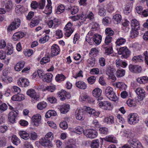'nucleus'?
Returning <instances> with one entry per match:
<instances>
[{
  "mask_svg": "<svg viewBox=\"0 0 148 148\" xmlns=\"http://www.w3.org/2000/svg\"><path fill=\"white\" fill-rule=\"evenodd\" d=\"M52 8L51 5H47L44 11H43V12L47 14H50L51 12Z\"/></svg>",
  "mask_w": 148,
  "mask_h": 148,
  "instance_id": "obj_44",
  "label": "nucleus"
},
{
  "mask_svg": "<svg viewBox=\"0 0 148 148\" xmlns=\"http://www.w3.org/2000/svg\"><path fill=\"white\" fill-rule=\"evenodd\" d=\"M84 16L83 14L77 15L76 16H71V19L73 21L78 20L79 19H82L83 17Z\"/></svg>",
  "mask_w": 148,
  "mask_h": 148,
  "instance_id": "obj_63",
  "label": "nucleus"
},
{
  "mask_svg": "<svg viewBox=\"0 0 148 148\" xmlns=\"http://www.w3.org/2000/svg\"><path fill=\"white\" fill-rule=\"evenodd\" d=\"M131 26L132 27V29L135 31L134 34V37H136L138 35V32L136 30L140 28V25L139 22L136 19H133L132 20L131 22Z\"/></svg>",
  "mask_w": 148,
  "mask_h": 148,
  "instance_id": "obj_10",
  "label": "nucleus"
},
{
  "mask_svg": "<svg viewBox=\"0 0 148 148\" xmlns=\"http://www.w3.org/2000/svg\"><path fill=\"white\" fill-rule=\"evenodd\" d=\"M21 21L19 19H15L14 21L9 25L7 28L8 31L10 32L15 30L19 27Z\"/></svg>",
  "mask_w": 148,
  "mask_h": 148,
  "instance_id": "obj_4",
  "label": "nucleus"
},
{
  "mask_svg": "<svg viewBox=\"0 0 148 148\" xmlns=\"http://www.w3.org/2000/svg\"><path fill=\"white\" fill-rule=\"evenodd\" d=\"M41 119V116L39 114H36L33 116L32 117V120L33 122L34 125L36 126H38L40 121Z\"/></svg>",
  "mask_w": 148,
  "mask_h": 148,
  "instance_id": "obj_17",
  "label": "nucleus"
},
{
  "mask_svg": "<svg viewBox=\"0 0 148 148\" xmlns=\"http://www.w3.org/2000/svg\"><path fill=\"white\" fill-rule=\"evenodd\" d=\"M137 82L141 84H145L148 83V77L147 76H143L138 77L137 79Z\"/></svg>",
  "mask_w": 148,
  "mask_h": 148,
  "instance_id": "obj_27",
  "label": "nucleus"
},
{
  "mask_svg": "<svg viewBox=\"0 0 148 148\" xmlns=\"http://www.w3.org/2000/svg\"><path fill=\"white\" fill-rule=\"evenodd\" d=\"M116 86L117 87L121 88L122 90H125L127 87V85L125 84L120 82H119L116 84Z\"/></svg>",
  "mask_w": 148,
  "mask_h": 148,
  "instance_id": "obj_60",
  "label": "nucleus"
},
{
  "mask_svg": "<svg viewBox=\"0 0 148 148\" xmlns=\"http://www.w3.org/2000/svg\"><path fill=\"white\" fill-rule=\"evenodd\" d=\"M114 91L113 88L110 86H108L106 88L105 91V93L106 96L108 95H110Z\"/></svg>",
  "mask_w": 148,
  "mask_h": 148,
  "instance_id": "obj_59",
  "label": "nucleus"
},
{
  "mask_svg": "<svg viewBox=\"0 0 148 148\" xmlns=\"http://www.w3.org/2000/svg\"><path fill=\"white\" fill-rule=\"evenodd\" d=\"M45 74L44 72L41 70H38L37 71L35 72L33 74L34 77H36L38 75L40 78L43 79Z\"/></svg>",
  "mask_w": 148,
  "mask_h": 148,
  "instance_id": "obj_28",
  "label": "nucleus"
},
{
  "mask_svg": "<svg viewBox=\"0 0 148 148\" xmlns=\"http://www.w3.org/2000/svg\"><path fill=\"white\" fill-rule=\"evenodd\" d=\"M99 142L98 139L93 140L90 144L91 148H98L99 146Z\"/></svg>",
  "mask_w": 148,
  "mask_h": 148,
  "instance_id": "obj_32",
  "label": "nucleus"
},
{
  "mask_svg": "<svg viewBox=\"0 0 148 148\" xmlns=\"http://www.w3.org/2000/svg\"><path fill=\"white\" fill-rule=\"evenodd\" d=\"M126 42V40L125 39L121 37L117 40L115 43L116 45L120 46L124 44Z\"/></svg>",
  "mask_w": 148,
  "mask_h": 148,
  "instance_id": "obj_41",
  "label": "nucleus"
},
{
  "mask_svg": "<svg viewBox=\"0 0 148 148\" xmlns=\"http://www.w3.org/2000/svg\"><path fill=\"white\" fill-rule=\"evenodd\" d=\"M84 130V129L80 126L76 127L73 129L74 132L79 134L83 133Z\"/></svg>",
  "mask_w": 148,
  "mask_h": 148,
  "instance_id": "obj_40",
  "label": "nucleus"
},
{
  "mask_svg": "<svg viewBox=\"0 0 148 148\" xmlns=\"http://www.w3.org/2000/svg\"><path fill=\"white\" fill-rule=\"evenodd\" d=\"M25 63L22 61L18 63L14 67L15 70L17 71H20L24 67Z\"/></svg>",
  "mask_w": 148,
  "mask_h": 148,
  "instance_id": "obj_25",
  "label": "nucleus"
},
{
  "mask_svg": "<svg viewBox=\"0 0 148 148\" xmlns=\"http://www.w3.org/2000/svg\"><path fill=\"white\" fill-rule=\"evenodd\" d=\"M88 83L90 84H92L94 83L96 80V77L94 76H91L87 79Z\"/></svg>",
  "mask_w": 148,
  "mask_h": 148,
  "instance_id": "obj_53",
  "label": "nucleus"
},
{
  "mask_svg": "<svg viewBox=\"0 0 148 148\" xmlns=\"http://www.w3.org/2000/svg\"><path fill=\"white\" fill-rule=\"evenodd\" d=\"M105 33L107 36H110L114 34V32L110 28H107L105 30Z\"/></svg>",
  "mask_w": 148,
  "mask_h": 148,
  "instance_id": "obj_51",
  "label": "nucleus"
},
{
  "mask_svg": "<svg viewBox=\"0 0 148 148\" xmlns=\"http://www.w3.org/2000/svg\"><path fill=\"white\" fill-rule=\"evenodd\" d=\"M72 24L70 22H69L66 25L64 30L65 32V35L67 37H69L74 32V29L72 27Z\"/></svg>",
  "mask_w": 148,
  "mask_h": 148,
  "instance_id": "obj_7",
  "label": "nucleus"
},
{
  "mask_svg": "<svg viewBox=\"0 0 148 148\" xmlns=\"http://www.w3.org/2000/svg\"><path fill=\"white\" fill-rule=\"evenodd\" d=\"M129 123L130 125H134L138 123L139 117L136 113L130 114L128 116Z\"/></svg>",
  "mask_w": 148,
  "mask_h": 148,
  "instance_id": "obj_5",
  "label": "nucleus"
},
{
  "mask_svg": "<svg viewBox=\"0 0 148 148\" xmlns=\"http://www.w3.org/2000/svg\"><path fill=\"white\" fill-rule=\"evenodd\" d=\"M56 114V113L55 111L53 110H49L46 113L45 117L47 118H49L52 116H55Z\"/></svg>",
  "mask_w": 148,
  "mask_h": 148,
  "instance_id": "obj_43",
  "label": "nucleus"
},
{
  "mask_svg": "<svg viewBox=\"0 0 148 148\" xmlns=\"http://www.w3.org/2000/svg\"><path fill=\"white\" fill-rule=\"evenodd\" d=\"M136 94L141 98L145 97V91L144 89L138 87L136 88L135 90Z\"/></svg>",
  "mask_w": 148,
  "mask_h": 148,
  "instance_id": "obj_26",
  "label": "nucleus"
},
{
  "mask_svg": "<svg viewBox=\"0 0 148 148\" xmlns=\"http://www.w3.org/2000/svg\"><path fill=\"white\" fill-rule=\"evenodd\" d=\"M24 36L23 32H18L15 33L13 36L12 38L15 41L18 40L22 38Z\"/></svg>",
  "mask_w": 148,
  "mask_h": 148,
  "instance_id": "obj_21",
  "label": "nucleus"
},
{
  "mask_svg": "<svg viewBox=\"0 0 148 148\" xmlns=\"http://www.w3.org/2000/svg\"><path fill=\"white\" fill-rule=\"evenodd\" d=\"M102 91L99 88H96L94 89L92 91L93 95L96 97L99 98L98 100H101L103 98L100 97Z\"/></svg>",
  "mask_w": 148,
  "mask_h": 148,
  "instance_id": "obj_16",
  "label": "nucleus"
},
{
  "mask_svg": "<svg viewBox=\"0 0 148 148\" xmlns=\"http://www.w3.org/2000/svg\"><path fill=\"white\" fill-rule=\"evenodd\" d=\"M69 10H70L71 13L72 14H74L77 12L78 11V8L77 7H70L68 8Z\"/></svg>",
  "mask_w": 148,
  "mask_h": 148,
  "instance_id": "obj_57",
  "label": "nucleus"
},
{
  "mask_svg": "<svg viewBox=\"0 0 148 148\" xmlns=\"http://www.w3.org/2000/svg\"><path fill=\"white\" fill-rule=\"evenodd\" d=\"M51 50L52 54L53 56H56L59 54L60 49L57 45L54 44L51 46Z\"/></svg>",
  "mask_w": 148,
  "mask_h": 148,
  "instance_id": "obj_19",
  "label": "nucleus"
},
{
  "mask_svg": "<svg viewBox=\"0 0 148 148\" xmlns=\"http://www.w3.org/2000/svg\"><path fill=\"white\" fill-rule=\"evenodd\" d=\"M85 111L83 109H77L75 112V116L77 120L82 121L85 117Z\"/></svg>",
  "mask_w": 148,
  "mask_h": 148,
  "instance_id": "obj_9",
  "label": "nucleus"
},
{
  "mask_svg": "<svg viewBox=\"0 0 148 148\" xmlns=\"http://www.w3.org/2000/svg\"><path fill=\"white\" fill-rule=\"evenodd\" d=\"M45 0H40L38 2V9L42 10L44 9L45 5Z\"/></svg>",
  "mask_w": 148,
  "mask_h": 148,
  "instance_id": "obj_38",
  "label": "nucleus"
},
{
  "mask_svg": "<svg viewBox=\"0 0 148 148\" xmlns=\"http://www.w3.org/2000/svg\"><path fill=\"white\" fill-rule=\"evenodd\" d=\"M99 51L98 50L95 48H92L91 49L90 52L89 54L90 56H93L94 57L97 56Z\"/></svg>",
  "mask_w": 148,
  "mask_h": 148,
  "instance_id": "obj_52",
  "label": "nucleus"
},
{
  "mask_svg": "<svg viewBox=\"0 0 148 148\" xmlns=\"http://www.w3.org/2000/svg\"><path fill=\"white\" fill-rule=\"evenodd\" d=\"M18 114L17 112L14 110L11 111L10 113L9 118L11 122L14 123V122L15 118Z\"/></svg>",
  "mask_w": 148,
  "mask_h": 148,
  "instance_id": "obj_20",
  "label": "nucleus"
},
{
  "mask_svg": "<svg viewBox=\"0 0 148 148\" xmlns=\"http://www.w3.org/2000/svg\"><path fill=\"white\" fill-rule=\"evenodd\" d=\"M66 78V77L62 74L57 75L56 77V80L58 82H60L64 81Z\"/></svg>",
  "mask_w": 148,
  "mask_h": 148,
  "instance_id": "obj_39",
  "label": "nucleus"
},
{
  "mask_svg": "<svg viewBox=\"0 0 148 148\" xmlns=\"http://www.w3.org/2000/svg\"><path fill=\"white\" fill-rule=\"evenodd\" d=\"M39 23L38 19H35L33 18L32 20L29 24V26L31 27H33L38 25Z\"/></svg>",
  "mask_w": 148,
  "mask_h": 148,
  "instance_id": "obj_46",
  "label": "nucleus"
},
{
  "mask_svg": "<svg viewBox=\"0 0 148 148\" xmlns=\"http://www.w3.org/2000/svg\"><path fill=\"white\" fill-rule=\"evenodd\" d=\"M58 96L60 99L62 101H64L66 97L69 99L71 97V95L69 93L67 92L65 90H62L58 93Z\"/></svg>",
  "mask_w": 148,
  "mask_h": 148,
  "instance_id": "obj_12",
  "label": "nucleus"
},
{
  "mask_svg": "<svg viewBox=\"0 0 148 148\" xmlns=\"http://www.w3.org/2000/svg\"><path fill=\"white\" fill-rule=\"evenodd\" d=\"M13 5L11 1H8L5 4V8L6 11L10 12L12 10Z\"/></svg>",
  "mask_w": 148,
  "mask_h": 148,
  "instance_id": "obj_31",
  "label": "nucleus"
},
{
  "mask_svg": "<svg viewBox=\"0 0 148 148\" xmlns=\"http://www.w3.org/2000/svg\"><path fill=\"white\" fill-rule=\"evenodd\" d=\"M83 134L87 138L92 139L97 137L98 133L97 131L94 130L88 129L84 130Z\"/></svg>",
  "mask_w": 148,
  "mask_h": 148,
  "instance_id": "obj_2",
  "label": "nucleus"
},
{
  "mask_svg": "<svg viewBox=\"0 0 148 148\" xmlns=\"http://www.w3.org/2000/svg\"><path fill=\"white\" fill-rule=\"evenodd\" d=\"M108 142L115 143V138L112 135H109L106 136L105 139Z\"/></svg>",
  "mask_w": 148,
  "mask_h": 148,
  "instance_id": "obj_56",
  "label": "nucleus"
},
{
  "mask_svg": "<svg viewBox=\"0 0 148 148\" xmlns=\"http://www.w3.org/2000/svg\"><path fill=\"white\" fill-rule=\"evenodd\" d=\"M132 3H131L129 4L127 3L124 9V13L125 14H127L131 11L132 8Z\"/></svg>",
  "mask_w": 148,
  "mask_h": 148,
  "instance_id": "obj_30",
  "label": "nucleus"
},
{
  "mask_svg": "<svg viewBox=\"0 0 148 148\" xmlns=\"http://www.w3.org/2000/svg\"><path fill=\"white\" fill-rule=\"evenodd\" d=\"M87 62L89 66L93 67L95 63V59L94 58H91L87 60Z\"/></svg>",
  "mask_w": 148,
  "mask_h": 148,
  "instance_id": "obj_48",
  "label": "nucleus"
},
{
  "mask_svg": "<svg viewBox=\"0 0 148 148\" xmlns=\"http://www.w3.org/2000/svg\"><path fill=\"white\" fill-rule=\"evenodd\" d=\"M25 99V96L23 94H17L13 95L11 99L14 101H21Z\"/></svg>",
  "mask_w": 148,
  "mask_h": 148,
  "instance_id": "obj_23",
  "label": "nucleus"
},
{
  "mask_svg": "<svg viewBox=\"0 0 148 148\" xmlns=\"http://www.w3.org/2000/svg\"><path fill=\"white\" fill-rule=\"evenodd\" d=\"M112 38L109 36H106V37L105 43L104 44V48H108V47L106 46L110 44L111 42Z\"/></svg>",
  "mask_w": 148,
  "mask_h": 148,
  "instance_id": "obj_42",
  "label": "nucleus"
},
{
  "mask_svg": "<svg viewBox=\"0 0 148 148\" xmlns=\"http://www.w3.org/2000/svg\"><path fill=\"white\" fill-rule=\"evenodd\" d=\"M52 76V75L50 73L46 74L43 79V80L44 82H49L51 81Z\"/></svg>",
  "mask_w": 148,
  "mask_h": 148,
  "instance_id": "obj_36",
  "label": "nucleus"
},
{
  "mask_svg": "<svg viewBox=\"0 0 148 148\" xmlns=\"http://www.w3.org/2000/svg\"><path fill=\"white\" fill-rule=\"evenodd\" d=\"M12 143L14 145H17L20 143V139L15 135H13L12 138Z\"/></svg>",
  "mask_w": 148,
  "mask_h": 148,
  "instance_id": "obj_45",
  "label": "nucleus"
},
{
  "mask_svg": "<svg viewBox=\"0 0 148 148\" xmlns=\"http://www.w3.org/2000/svg\"><path fill=\"white\" fill-rule=\"evenodd\" d=\"M129 69L131 72L134 73H140L142 71L140 66L131 64L129 66Z\"/></svg>",
  "mask_w": 148,
  "mask_h": 148,
  "instance_id": "obj_13",
  "label": "nucleus"
},
{
  "mask_svg": "<svg viewBox=\"0 0 148 148\" xmlns=\"http://www.w3.org/2000/svg\"><path fill=\"white\" fill-rule=\"evenodd\" d=\"M119 54L121 55L122 58H128L130 54V51L126 47L121 48L118 51Z\"/></svg>",
  "mask_w": 148,
  "mask_h": 148,
  "instance_id": "obj_6",
  "label": "nucleus"
},
{
  "mask_svg": "<svg viewBox=\"0 0 148 148\" xmlns=\"http://www.w3.org/2000/svg\"><path fill=\"white\" fill-rule=\"evenodd\" d=\"M27 95L32 98V100L35 101H38L39 99V96L38 95L35 90L32 89L28 90L26 92Z\"/></svg>",
  "mask_w": 148,
  "mask_h": 148,
  "instance_id": "obj_8",
  "label": "nucleus"
},
{
  "mask_svg": "<svg viewBox=\"0 0 148 148\" xmlns=\"http://www.w3.org/2000/svg\"><path fill=\"white\" fill-rule=\"evenodd\" d=\"M29 80L25 78L21 77L17 81L18 85L22 87H26L29 85Z\"/></svg>",
  "mask_w": 148,
  "mask_h": 148,
  "instance_id": "obj_14",
  "label": "nucleus"
},
{
  "mask_svg": "<svg viewBox=\"0 0 148 148\" xmlns=\"http://www.w3.org/2000/svg\"><path fill=\"white\" fill-rule=\"evenodd\" d=\"M143 59V58L140 56H134L133 58V60L135 62H140Z\"/></svg>",
  "mask_w": 148,
  "mask_h": 148,
  "instance_id": "obj_64",
  "label": "nucleus"
},
{
  "mask_svg": "<svg viewBox=\"0 0 148 148\" xmlns=\"http://www.w3.org/2000/svg\"><path fill=\"white\" fill-rule=\"evenodd\" d=\"M19 134L22 138L25 140H27L29 138L28 134L24 131L19 132Z\"/></svg>",
  "mask_w": 148,
  "mask_h": 148,
  "instance_id": "obj_35",
  "label": "nucleus"
},
{
  "mask_svg": "<svg viewBox=\"0 0 148 148\" xmlns=\"http://www.w3.org/2000/svg\"><path fill=\"white\" fill-rule=\"evenodd\" d=\"M104 122L108 124H113L114 123V117L112 115L106 117L104 119Z\"/></svg>",
  "mask_w": 148,
  "mask_h": 148,
  "instance_id": "obj_29",
  "label": "nucleus"
},
{
  "mask_svg": "<svg viewBox=\"0 0 148 148\" xmlns=\"http://www.w3.org/2000/svg\"><path fill=\"white\" fill-rule=\"evenodd\" d=\"M99 62L101 66H104L106 64L105 58L103 57L99 58Z\"/></svg>",
  "mask_w": 148,
  "mask_h": 148,
  "instance_id": "obj_62",
  "label": "nucleus"
},
{
  "mask_svg": "<svg viewBox=\"0 0 148 148\" xmlns=\"http://www.w3.org/2000/svg\"><path fill=\"white\" fill-rule=\"evenodd\" d=\"M101 36L97 34H95L92 38L93 41L97 45H99L101 41Z\"/></svg>",
  "mask_w": 148,
  "mask_h": 148,
  "instance_id": "obj_24",
  "label": "nucleus"
},
{
  "mask_svg": "<svg viewBox=\"0 0 148 148\" xmlns=\"http://www.w3.org/2000/svg\"><path fill=\"white\" fill-rule=\"evenodd\" d=\"M113 21L115 24H117L120 22L121 20V16L119 14L114 15L113 18Z\"/></svg>",
  "mask_w": 148,
  "mask_h": 148,
  "instance_id": "obj_34",
  "label": "nucleus"
},
{
  "mask_svg": "<svg viewBox=\"0 0 148 148\" xmlns=\"http://www.w3.org/2000/svg\"><path fill=\"white\" fill-rule=\"evenodd\" d=\"M64 9L65 7L62 4H61L57 7L56 13L57 14H60L64 11Z\"/></svg>",
  "mask_w": 148,
  "mask_h": 148,
  "instance_id": "obj_47",
  "label": "nucleus"
},
{
  "mask_svg": "<svg viewBox=\"0 0 148 148\" xmlns=\"http://www.w3.org/2000/svg\"><path fill=\"white\" fill-rule=\"evenodd\" d=\"M50 61L49 57L47 55V56L43 57L40 60V62L41 64H44Z\"/></svg>",
  "mask_w": 148,
  "mask_h": 148,
  "instance_id": "obj_54",
  "label": "nucleus"
},
{
  "mask_svg": "<svg viewBox=\"0 0 148 148\" xmlns=\"http://www.w3.org/2000/svg\"><path fill=\"white\" fill-rule=\"evenodd\" d=\"M129 144L134 148L142 147L141 143L137 140L131 138L128 140Z\"/></svg>",
  "mask_w": 148,
  "mask_h": 148,
  "instance_id": "obj_11",
  "label": "nucleus"
},
{
  "mask_svg": "<svg viewBox=\"0 0 148 148\" xmlns=\"http://www.w3.org/2000/svg\"><path fill=\"white\" fill-rule=\"evenodd\" d=\"M115 70L112 67L108 66L106 69V74L108 76L109 79H111L112 80V82H114L116 80V78L114 74Z\"/></svg>",
  "mask_w": 148,
  "mask_h": 148,
  "instance_id": "obj_3",
  "label": "nucleus"
},
{
  "mask_svg": "<svg viewBox=\"0 0 148 148\" xmlns=\"http://www.w3.org/2000/svg\"><path fill=\"white\" fill-rule=\"evenodd\" d=\"M47 106L45 102H42L38 103L37 105V108L40 110H42L45 108Z\"/></svg>",
  "mask_w": 148,
  "mask_h": 148,
  "instance_id": "obj_49",
  "label": "nucleus"
},
{
  "mask_svg": "<svg viewBox=\"0 0 148 148\" xmlns=\"http://www.w3.org/2000/svg\"><path fill=\"white\" fill-rule=\"evenodd\" d=\"M76 86L81 89L85 90L87 87V84L83 81H79L76 83Z\"/></svg>",
  "mask_w": 148,
  "mask_h": 148,
  "instance_id": "obj_18",
  "label": "nucleus"
},
{
  "mask_svg": "<svg viewBox=\"0 0 148 148\" xmlns=\"http://www.w3.org/2000/svg\"><path fill=\"white\" fill-rule=\"evenodd\" d=\"M125 74V70L121 69L117 70L116 72V75L118 77H123Z\"/></svg>",
  "mask_w": 148,
  "mask_h": 148,
  "instance_id": "obj_33",
  "label": "nucleus"
},
{
  "mask_svg": "<svg viewBox=\"0 0 148 148\" xmlns=\"http://www.w3.org/2000/svg\"><path fill=\"white\" fill-rule=\"evenodd\" d=\"M99 105L100 107H103L106 110H110L112 108L111 103L108 101H101L99 103Z\"/></svg>",
  "mask_w": 148,
  "mask_h": 148,
  "instance_id": "obj_15",
  "label": "nucleus"
},
{
  "mask_svg": "<svg viewBox=\"0 0 148 148\" xmlns=\"http://www.w3.org/2000/svg\"><path fill=\"white\" fill-rule=\"evenodd\" d=\"M106 96L110 100L112 101H115L117 97L115 95L114 91Z\"/></svg>",
  "mask_w": 148,
  "mask_h": 148,
  "instance_id": "obj_55",
  "label": "nucleus"
},
{
  "mask_svg": "<svg viewBox=\"0 0 148 148\" xmlns=\"http://www.w3.org/2000/svg\"><path fill=\"white\" fill-rule=\"evenodd\" d=\"M8 108L7 105L4 103H2L0 100V112L2 113L6 110Z\"/></svg>",
  "mask_w": 148,
  "mask_h": 148,
  "instance_id": "obj_37",
  "label": "nucleus"
},
{
  "mask_svg": "<svg viewBox=\"0 0 148 148\" xmlns=\"http://www.w3.org/2000/svg\"><path fill=\"white\" fill-rule=\"evenodd\" d=\"M70 109V105L69 104H64L60 106V112L65 114L68 112Z\"/></svg>",
  "mask_w": 148,
  "mask_h": 148,
  "instance_id": "obj_22",
  "label": "nucleus"
},
{
  "mask_svg": "<svg viewBox=\"0 0 148 148\" xmlns=\"http://www.w3.org/2000/svg\"><path fill=\"white\" fill-rule=\"evenodd\" d=\"M53 138V135L51 132H49L44 138H42L40 141V143L43 146L49 147L52 146L51 141Z\"/></svg>",
  "mask_w": 148,
  "mask_h": 148,
  "instance_id": "obj_1",
  "label": "nucleus"
},
{
  "mask_svg": "<svg viewBox=\"0 0 148 148\" xmlns=\"http://www.w3.org/2000/svg\"><path fill=\"white\" fill-rule=\"evenodd\" d=\"M127 103L129 106L131 107L135 106L136 102L134 100L129 99L127 101Z\"/></svg>",
  "mask_w": 148,
  "mask_h": 148,
  "instance_id": "obj_50",
  "label": "nucleus"
},
{
  "mask_svg": "<svg viewBox=\"0 0 148 148\" xmlns=\"http://www.w3.org/2000/svg\"><path fill=\"white\" fill-rule=\"evenodd\" d=\"M99 130L100 133L102 134H107L108 132V129L106 127H101Z\"/></svg>",
  "mask_w": 148,
  "mask_h": 148,
  "instance_id": "obj_58",
  "label": "nucleus"
},
{
  "mask_svg": "<svg viewBox=\"0 0 148 148\" xmlns=\"http://www.w3.org/2000/svg\"><path fill=\"white\" fill-rule=\"evenodd\" d=\"M12 79L11 77H2V81L6 84H8L10 83L12 81Z\"/></svg>",
  "mask_w": 148,
  "mask_h": 148,
  "instance_id": "obj_61",
  "label": "nucleus"
}]
</instances>
